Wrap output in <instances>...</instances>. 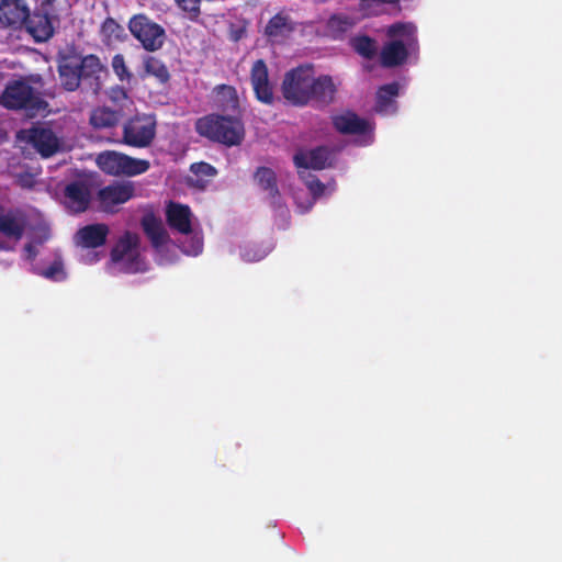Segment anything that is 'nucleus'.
I'll return each instance as SVG.
<instances>
[{
    "label": "nucleus",
    "instance_id": "nucleus-1",
    "mask_svg": "<svg viewBox=\"0 0 562 562\" xmlns=\"http://www.w3.org/2000/svg\"><path fill=\"white\" fill-rule=\"evenodd\" d=\"M338 82L329 75L317 74L311 65L290 69L283 76L281 93L286 102L304 106L312 101L330 103L337 92Z\"/></svg>",
    "mask_w": 562,
    "mask_h": 562
},
{
    "label": "nucleus",
    "instance_id": "nucleus-2",
    "mask_svg": "<svg viewBox=\"0 0 562 562\" xmlns=\"http://www.w3.org/2000/svg\"><path fill=\"white\" fill-rule=\"evenodd\" d=\"M40 82V77L10 81L0 97V104L7 109H24L32 115L46 109L45 101L31 83Z\"/></svg>",
    "mask_w": 562,
    "mask_h": 562
},
{
    "label": "nucleus",
    "instance_id": "nucleus-3",
    "mask_svg": "<svg viewBox=\"0 0 562 562\" xmlns=\"http://www.w3.org/2000/svg\"><path fill=\"white\" fill-rule=\"evenodd\" d=\"M417 50V32L413 23L401 22L389 27V66L404 64Z\"/></svg>",
    "mask_w": 562,
    "mask_h": 562
},
{
    "label": "nucleus",
    "instance_id": "nucleus-4",
    "mask_svg": "<svg viewBox=\"0 0 562 562\" xmlns=\"http://www.w3.org/2000/svg\"><path fill=\"white\" fill-rule=\"evenodd\" d=\"M93 180L85 170H75V178L65 183L63 189L64 206L75 213L86 212L91 203Z\"/></svg>",
    "mask_w": 562,
    "mask_h": 562
},
{
    "label": "nucleus",
    "instance_id": "nucleus-5",
    "mask_svg": "<svg viewBox=\"0 0 562 562\" xmlns=\"http://www.w3.org/2000/svg\"><path fill=\"white\" fill-rule=\"evenodd\" d=\"M200 136L212 140H239L244 137V126L237 119L207 115L196 122Z\"/></svg>",
    "mask_w": 562,
    "mask_h": 562
},
{
    "label": "nucleus",
    "instance_id": "nucleus-6",
    "mask_svg": "<svg viewBox=\"0 0 562 562\" xmlns=\"http://www.w3.org/2000/svg\"><path fill=\"white\" fill-rule=\"evenodd\" d=\"M27 223V215L22 209H8L0 203V251L13 250L2 237L19 241L24 236Z\"/></svg>",
    "mask_w": 562,
    "mask_h": 562
},
{
    "label": "nucleus",
    "instance_id": "nucleus-7",
    "mask_svg": "<svg viewBox=\"0 0 562 562\" xmlns=\"http://www.w3.org/2000/svg\"><path fill=\"white\" fill-rule=\"evenodd\" d=\"M139 244V237L136 233L126 231L117 240L111 250V260L113 262H121L127 257L124 262V271L127 273H136L144 270L145 262L142 260L136 248Z\"/></svg>",
    "mask_w": 562,
    "mask_h": 562
},
{
    "label": "nucleus",
    "instance_id": "nucleus-8",
    "mask_svg": "<svg viewBox=\"0 0 562 562\" xmlns=\"http://www.w3.org/2000/svg\"><path fill=\"white\" fill-rule=\"evenodd\" d=\"M130 31L147 50H156L164 44V29L144 15H136L130 21Z\"/></svg>",
    "mask_w": 562,
    "mask_h": 562
},
{
    "label": "nucleus",
    "instance_id": "nucleus-9",
    "mask_svg": "<svg viewBox=\"0 0 562 562\" xmlns=\"http://www.w3.org/2000/svg\"><path fill=\"white\" fill-rule=\"evenodd\" d=\"M135 195L132 182H113L101 188L97 193L100 210L105 213H115L116 206L128 202Z\"/></svg>",
    "mask_w": 562,
    "mask_h": 562
},
{
    "label": "nucleus",
    "instance_id": "nucleus-10",
    "mask_svg": "<svg viewBox=\"0 0 562 562\" xmlns=\"http://www.w3.org/2000/svg\"><path fill=\"white\" fill-rule=\"evenodd\" d=\"M53 1L46 0L41 8L30 18L27 31L37 42L47 41L54 32Z\"/></svg>",
    "mask_w": 562,
    "mask_h": 562
},
{
    "label": "nucleus",
    "instance_id": "nucleus-11",
    "mask_svg": "<svg viewBox=\"0 0 562 562\" xmlns=\"http://www.w3.org/2000/svg\"><path fill=\"white\" fill-rule=\"evenodd\" d=\"M334 127L341 134L370 136L373 125L353 112L344 111L333 116Z\"/></svg>",
    "mask_w": 562,
    "mask_h": 562
},
{
    "label": "nucleus",
    "instance_id": "nucleus-12",
    "mask_svg": "<svg viewBox=\"0 0 562 562\" xmlns=\"http://www.w3.org/2000/svg\"><path fill=\"white\" fill-rule=\"evenodd\" d=\"M331 151L326 146H318L310 151H299L293 161L299 170H322L330 165Z\"/></svg>",
    "mask_w": 562,
    "mask_h": 562
},
{
    "label": "nucleus",
    "instance_id": "nucleus-13",
    "mask_svg": "<svg viewBox=\"0 0 562 562\" xmlns=\"http://www.w3.org/2000/svg\"><path fill=\"white\" fill-rule=\"evenodd\" d=\"M27 18L30 10L24 0H0V23L7 26H20Z\"/></svg>",
    "mask_w": 562,
    "mask_h": 562
},
{
    "label": "nucleus",
    "instance_id": "nucleus-14",
    "mask_svg": "<svg viewBox=\"0 0 562 562\" xmlns=\"http://www.w3.org/2000/svg\"><path fill=\"white\" fill-rule=\"evenodd\" d=\"M109 233V226L104 223L89 224L78 229L76 243L82 248H98L106 243Z\"/></svg>",
    "mask_w": 562,
    "mask_h": 562
},
{
    "label": "nucleus",
    "instance_id": "nucleus-15",
    "mask_svg": "<svg viewBox=\"0 0 562 562\" xmlns=\"http://www.w3.org/2000/svg\"><path fill=\"white\" fill-rule=\"evenodd\" d=\"M156 121L151 115L137 116L124 128V140H151L155 136Z\"/></svg>",
    "mask_w": 562,
    "mask_h": 562
},
{
    "label": "nucleus",
    "instance_id": "nucleus-16",
    "mask_svg": "<svg viewBox=\"0 0 562 562\" xmlns=\"http://www.w3.org/2000/svg\"><path fill=\"white\" fill-rule=\"evenodd\" d=\"M251 83L259 101L267 104L273 101V90L269 82L268 69L262 60H257L252 66Z\"/></svg>",
    "mask_w": 562,
    "mask_h": 562
},
{
    "label": "nucleus",
    "instance_id": "nucleus-17",
    "mask_svg": "<svg viewBox=\"0 0 562 562\" xmlns=\"http://www.w3.org/2000/svg\"><path fill=\"white\" fill-rule=\"evenodd\" d=\"M166 217L172 229L186 235L192 232L191 210L188 205L170 202L167 206Z\"/></svg>",
    "mask_w": 562,
    "mask_h": 562
},
{
    "label": "nucleus",
    "instance_id": "nucleus-18",
    "mask_svg": "<svg viewBox=\"0 0 562 562\" xmlns=\"http://www.w3.org/2000/svg\"><path fill=\"white\" fill-rule=\"evenodd\" d=\"M254 179L261 190L268 192L271 205L274 207L281 206V194L276 172L268 167H258L254 173Z\"/></svg>",
    "mask_w": 562,
    "mask_h": 562
},
{
    "label": "nucleus",
    "instance_id": "nucleus-19",
    "mask_svg": "<svg viewBox=\"0 0 562 562\" xmlns=\"http://www.w3.org/2000/svg\"><path fill=\"white\" fill-rule=\"evenodd\" d=\"M59 76L63 86L72 91L79 86L81 75L79 72V56H64L59 63Z\"/></svg>",
    "mask_w": 562,
    "mask_h": 562
},
{
    "label": "nucleus",
    "instance_id": "nucleus-20",
    "mask_svg": "<svg viewBox=\"0 0 562 562\" xmlns=\"http://www.w3.org/2000/svg\"><path fill=\"white\" fill-rule=\"evenodd\" d=\"M18 140H58L49 126L36 124L30 128L21 130L16 135Z\"/></svg>",
    "mask_w": 562,
    "mask_h": 562
},
{
    "label": "nucleus",
    "instance_id": "nucleus-21",
    "mask_svg": "<svg viewBox=\"0 0 562 562\" xmlns=\"http://www.w3.org/2000/svg\"><path fill=\"white\" fill-rule=\"evenodd\" d=\"M190 170L196 179L189 178L188 183L200 190L205 189L207 183V180L203 179V177L212 178L216 175V169L212 165L203 161L192 164Z\"/></svg>",
    "mask_w": 562,
    "mask_h": 562
},
{
    "label": "nucleus",
    "instance_id": "nucleus-22",
    "mask_svg": "<svg viewBox=\"0 0 562 562\" xmlns=\"http://www.w3.org/2000/svg\"><path fill=\"white\" fill-rule=\"evenodd\" d=\"M143 228L146 235L151 240L155 247L162 245L166 241V231L161 223L154 216H146L142 221Z\"/></svg>",
    "mask_w": 562,
    "mask_h": 562
},
{
    "label": "nucleus",
    "instance_id": "nucleus-23",
    "mask_svg": "<svg viewBox=\"0 0 562 562\" xmlns=\"http://www.w3.org/2000/svg\"><path fill=\"white\" fill-rule=\"evenodd\" d=\"M98 166L109 175L122 173L123 155L114 151L100 154L97 158Z\"/></svg>",
    "mask_w": 562,
    "mask_h": 562
},
{
    "label": "nucleus",
    "instance_id": "nucleus-24",
    "mask_svg": "<svg viewBox=\"0 0 562 562\" xmlns=\"http://www.w3.org/2000/svg\"><path fill=\"white\" fill-rule=\"evenodd\" d=\"M120 115L108 108L95 109L90 117L94 127H110L119 121Z\"/></svg>",
    "mask_w": 562,
    "mask_h": 562
},
{
    "label": "nucleus",
    "instance_id": "nucleus-25",
    "mask_svg": "<svg viewBox=\"0 0 562 562\" xmlns=\"http://www.w3.org/2000/svg\"><path fill=\"white\" fill-rule=\"evenodd\" d=\"M359 18L349 16L348 14H336L333 15L328 21V31L331 35L337 36L338 34L346 32L352 27Z\"/></svg>",
    "mask_w": 562,
    "mask_h": 562
},
{
    "label": "nucleus",
    "instance_id": "nucleus-26",
    "mask_svg": "<svg viewBox=\"0 0 562 562\" xmlns=\"http://www.w3.org/2000/svg\"><path fill=\"white\" fill-rule=\"evenodd\" d=\"M103 71V65L100 59L94 55H88L86 57L79 56V72L81 77H93L98 76Z\"/></svg>",
    "mask_w": 562,
    "mask_h": 562
},
{
    "label": "nucleus",
    "instance_id": "nucleus-27",
    "mask_svg": "<svg viewBox=\"0 0 562 562\" xmlns=\"http://www.w3.org/2000/svg\"><path fill=\"white\" fill-rule=\"evenodd\" d=\"M145 72L155 77L159 82H166L169 79V72L166 66L155 57H147L144 60Z\"/></svg>",
    "mask_w": 562,
    "mask_h": 562
},
{
    "label": "nucleus",
    "instance_id": "nucleus-28",
    "mask_svg": "<svg viewBox=\"0 0 562 562\" xmlns=\"http://www.w3.org/2000/svg\"><path fill=\"white\" fill-rule=\"evenodd\" d=\"M149 162L144 159L131 158L123 155L122 173L127 176H136L146 172L149 169Z\"/></svg>",
    "mask_w": 562,
    "mask_h": 562
},
{
    "label": "nucleus",
    "instance_id": "nucleus-29",
    "mask_svg": "<svg viewBox=\"0 0 562 562\" xmlns=\"http://www.w3.org/2000/svg\"><path fill=\"white\" fill-rule=\"evenodd\" d=\"M42 158H49L59 151L71 150L69 143H31Z\"/></svg>",
    "mask_w": 562,
    "mask_h": 562
},
{
    "label": "nucleus",
    "instance_id": "nucleus-30",
    "mask_svg": "<svg viewBox=\"0 0 562 562\" xmlns=\"http://www.w3.org/2000/svg\"><path fill=\"white\" fill-rule=\"evenodd\" d=\"M297 172L314 199H317L324 194L325 184L315 175L305 170H299Z\"/></svg>",
    "mask_w": 562,
    "mask_h": 562
},
{
    "label": "nucleus",
    "instance_id": "nucleus-31",
    "mask_svg": "<svg viewBox=\"0 0 562 562\" xmlns=\"http://www.w3.org/2000/svg\"><path fill=\"white\" fill-rule=\"evenodd\" d=\"M352 47L359 53L361 56L366 58H371L378 52V46L375 42L367 36H358L352 40Z\"/></svg>",
    "mask_w": 562,
    "mask_h": 562
},
{
    "label": "nucleus",
    "instance_id": "nucleus-32",
    "mask_svg": "<svg viewBox=\"0 0 562 562\" xmlns=\"http://www.w3.org/2000/svg\"><path fill=\"white\" fill-rule=\"evenodd\" d=\"M215 98L217 102L226 108H234L236 106L237 100H236V91L231 86H220L215 90Z\"/></svg>",
    "mask_w": 562,
    "mask_h": 562
},
{
    "label": "nucleus",
    "instance_id": "nucleus-33",
    "mask_svg": "<svg viewBox=\"0 0 562 562\" xmlns=\"http://www.w3.org/2000/svg\"><path fill=\"white\" fill-rule=\"evenodd\" d=\"M40 276L55 282L64 281L67 277L60 258H56L48 268L40 272Z\"/></svg>",
    "mask_w": 562,
    "mask_h": 562
},
{
    "label": "nucleus",
    "instance_id": "nucleus-34",
    "mask_svg": "<svg viewBox=\"0 0 562 562\" xmlns=\"http://www.w3.org/2000/svg\"><path fill=\"white\" fill-rule=\"evenodd\" d=\"M101 32L109 43L120 41L124 34V29L114 20L109 19L102 24Z\"/></svg>",
    "mask_w": 562,
    "mask_h": 562
},
{
    "label": "nucleus",
    "instance_id": "nucleus-35",
    "mask_svg": "<svg viewBox=\"0 0 562 562\" xmlns=\"http://www.w3.org/2000/svg\"><path fill=\"white\" fill-rule=\"evenodd\" d=\"M386 0H361L360 10L362 16H370L382 13L385 9Z\"/></svg>",
    "mask_w": 562,
    "mask_h": 562
},
{
    "label": "nucleus",
    "instance_id": "nucleus-36",
    "mask_svg": "<svg viewBox=\"0 0 562 562\" xmlns=\"http://www.w3.org/2000/svg\"><path fill=\"white\" fill-rule=\"evenodd\" d=\"M110 100L121 110H131L133 101L127 97L126 92L122 88H113L109 93Z\"/></svg>",
    "mask_w": 562,
    "mask_h": 562
},
{
    "label": "nucleus",
    "instance_id": "nucleus-37",
    "mask_svg": "<svg viewBox=\"0 0 562 562\" xmlns=\"http://www.w3.org/2000/svg\"><path fill=\"white\" fill-rule=\"evenodd\" d=\"M112 68L121 81L131 79V74L125 65V60L122 55L119 54L113 57Z\"/></svg>",
    "mask_w": 562,
    "mask_h": 562
},
{
    "label": "nucleus",
    "instance_id": "nucleus-38",
    "mask_svg": "<svg viewBox=\"0 0 562 562\" xmlns=\"http://www.w3.org/2000/svg\"><path fill=\"white\" fill-rule=\"evenodd\" d=\"M50 238V229L46 225L37 226L34 231L33 243L35 245H43Z\"/></svg>",
    "mask_w": 562,
    "mask_h": 562
},
{
    "label": "nucleus",
    "instance_id": "nucleus-39",
    "mask_svg": "<svg viewBox=\"0 0 562 562\" xmlns=\"http://www.w3.org/2000/svg\"><path fill=\"white\" fill-rule=\"evenodd\" d=\"M176 2L183 11L195 15L199 12L201 0H176Z\"/></svg>",
    "mask_w": 562,
    "mask_h": 562
},
{
    "label": "nucleus",
    "instance_id": "nucleus-40",
    "mask_svg": "<svg viewBox=\"0 0 562 562\" xmlns=\"http://www.w3.org/2000/svg\"><path fill=\"white\" fill-rule=\"evenodd\" d=\"M285 25V20L282 16H274L270 20L267 25V33L269 35H277L279 33V29Z\"/></svg>",
    "mask_w": 562,
    "mask_h": 562
},
{
    "label": "nucleus",
    "instance_id": "nucleus-41",
    "mask_svg": "<svg viewBox=\"0 0 562 562\" xmlns=\"http://www.w3.org/2000/svg\"><path fill=\"white\" fill-rule=\"evenodd\" d=\"M24 257L27 261H34L38 255V251L35 247V244L34 243H27L24 248Z\"/></svg>",
    "mask_w": 562,
    "mask_h": 562
},
{
    "label": "nucleus",
    "instance_id": "nucleus-42",
    "mask_svg": "<svg viewBox=\"0 0 562 562\" xmlns=\"http://www.w3.org/2000/svg\"><path fill=\"white\" fill-rule=\"evenodd\" d=\"M385 93H386V90L384 89V87H381L376 93V108L379 111H384L385 106H386V99H385Z\"/></svg>",
    "mask_w": 562,
    "mask_h": 562
},
{
    "label": "nucleus",
    "instance_id": "nucleus-43",
    "mask_svg": "<svg viewBox=\"0 0 562 562\" xmlns=\"http://www.w3.org/2000/svg\"><path fill=\"white\" fill-rule=\"evenodd\" d=\"M402 88L400 83H389V97L397 95Z\"/></svg>",
    "mask_w": 562,
    "mask_h": 562
},
{
    "label": "nucleus",
    "instance_id": "nucleus-44",
    "mask_svg": "<svg viewBox=\"0 0 562 562\" xmlns=\"http://www.w3.org/2000/svg\"><path fill=\"white\" fill-rule=\"evenodd\" d=\"M379 61H380L381 66H383V67L386 66V54L384 53V50L381 52Z\"/></svg>",
    "mask_w": 562,
    "mask_h": 562
},
{
    "label": "nucleus",
    "instance_id": "nucleus-45",
    "mask_svg": "<svg viewBox=\"0 0 562 562\" xmlns=\"http://www.w3.org/2000/svg\"><path fill=\"white\" fill-rule=\"evenodd\" d=\"M127 145H132V146H135V147H146L148 146L150 143H126Z\"/></svg>",
    "mask_w": 562,
    "mask_h": 562
},
{
    "label": "nucleus",
    "instance_id": "nucleus-46",
    "mask_svg": "<svg viewBox=\"0 0 562 562\" xmlns=\"http://www.w3.org/2000/svg\"><path fill=\"white\" fill-rule=\"evenodd\" d=\"M226 147H231V146H234V145H239L240 143H233V142H229V143H223Z\"/></svg>",
    "mask_w": 562,
    "mask_h": 562
}]
</instances>
